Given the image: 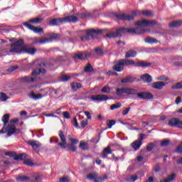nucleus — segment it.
Returning <instances> with one entry per match:
<instances>
[{
  "label": "nucleus",
  "instance_id": "obj_11",
  "mask_svg": "<svg viewBox=\"0 0 182 182\" xmlns=\"http://www.w3.org/2000/svg\"><path fill=\"white\" fill-rule=\"evenodd\" d=\"M157 22L154 20H146L142 19L141 21H137L135 25L137 26H154L156 25Z\"/></svg>",
  "mask_w": 182,
  "mask_h": 182
},
{
  "label": "nucleus",
  "instance_id": "obj_50",
  "mask_svg": "<svg viewBox=\"0 0 182 182\" xmlns=\"http://www.w3.org/2000/svg\"><path fill=\"white\" fill-rule=\"evenodd\" d=\"M58 38H59V34H58V33H53L50 36V38H47V39H49V42H50V41L52 39H58Z\"/></svg>",
  "mask_w": 182,
  "mask_h": 182
},
{
  "label": "nucleus",
  "instance_id": "obj_43",
  "mask_svg": "<svg viewBox=\"0 0 182 182\" xmlns=\"http://www.w3.org/2000/svg\"><path fill=\"white\" fill-rule=\"evenodd\" d=\"M9 97H8V95L4 92H0V100L1 102H6L7 100H9Z\"/></svg>",
  "mask_w": 182,
  "mask_h": 182
},
{
  "label": "nucleus",
  "instance_id": "obj_12",
  "mask_svg": "<svg viewBox=\"0 0 182 182\" xmlns=\"http://www.w3.org/2000/svg\"><path fill=\"white\" fill-rule=\"evenodd\" d=\"M23 26H26L28 28V29H30V31H33V32H35V33H43V28H37L35 27L28 22L23 23Z\"/></svg>",
  "mask_w": 182,
  "mask_h": 182
},
{
  "label": "nucleus",
  "instance_id": "obj_14",
  "mask_svg": "<svg viewBox=\"0 0 182 182\" xmlns=\"http://www.w3.org/2000/svg\"><path fill=\"white\" fill-rule=\"evenodd\" d=\"M9 117H11V115L6 114L1 118V122L4 123L3 130H6V132H8L9 128Z\"/></svg>",
  "mask_w": 182,
  "mask_h": 182
},
{
  "label": "nucleus",
  "instance_id": "obj_64",
  "mask_svg": "<svg viewBox=\"0 0 182 182\" xmlns=\"http://www.w3.org/2000/svg\"><path fill=\"white\" fill-rule=\"evenodd\" d=\"M173 66H181L182 68V62L181 61H176L173 63Z\"/></svg>",
  "mask_w": 182,
  "mask_h": 182
},
{
  "label": "nucleus",
  "instance_id": "obj_42",
  "mask_svg": "<svg viewBox=\"0 0 182 182\" xmlns=\"http://www.w3.org/2000/svg\"><path fill=\"white\" fill-rule=\"evenodd\" d=\"M77 16H79L81 19H85V18H87V16H90V13H78Z\"/></svg>",
  "mask_w": 182,
  "mask_h": 182
},
{
  "label": "nucleus",
  "instance_id": "obj_15",
  "mask_svg": "<svg viewBox=\"0 0 182 182\" xmlns=\"http://www.w3.org/2000/svg\"><path fill=\"white\" fill-rule=\"evenodd\" d=\"M20 82L21 83H33V82H36V77L33 76H25L20 78Z\"/></svg>",
  "mask_w": 182,
  "mask_h": 182
},
{
  "label": "nucleus",
  "instance_id": "obj_4",
  "mask_svg": "<svg viewBox=\"0 0 182 182\" xmlns=\"http://www.w3.org/2000/svg\"><path fill=\"white\" fill-rule=\"evenodd\" d=\"M139 92V90L136 88H130L127 87V95H136L139 97V99H142L143 100H149V99H153V94L149 92H141L140 93H137Z\"/></svg>",
  "mask_w": 182,
  "mask_h": 182
},
{
  "label": "nucleus",
  "instance_id": "obj_1",
  "mask_svg": "<svg viewBox=\"0 0 182 182\" xmlns=\"http://www.w3.org/2000/svg\"><path fill=\"white\" fill-rule=\"evenodd\" d=\"M149 31L141 28L136 27V28H121L117 30V31L111 32L106 34L107 38L112 39V38H119L126 33H132V35H140V33H144Z\"/></svg>",
  "mask_w": 182,
  "mask_h": 182
},
{
  "label": "nucleus",
  "instance_id": "obj_18",
  "mask_svg": "<svg viewBox=\"0 0 182 182\" xmlns=\"http://www.w3.org/2000/svg\"><path fill=\"white\" fill-rule=\"evenodd\" d=\"M168 124L172 127H178L180 125V120L178 118H172L169 120Z\"/></svg>",
  "mask_w": 182,
  "mask_h": 182
},
{
  "label": "nucleus",
  "instance_id": "obj_28",
  "mask_svg": "<svg viewBox=\"0 0 182 182\" xmlns=\"http://www.w3.org/2000/svg\"><path fill=\"white\" fill-rule=\"evenodd\" d=\"M107 154H112V149H110V146H107L104 149L102 153V159H106L107 157Z\"/></svg>",
  "mask_w": 182,
  "mask_h": 182
},
{
  "label": "nucleus",
  "instance_id": "obj_48",
  "mask_svg": "<svg viewBox=\"0 0 182 182\" xmlns=\"http://www.w3.org/2000/svg\"><path fill=\"white\" fill-rule=\"evenodd\" d=\"M142 15L144 16H153V13L150 10L142 11Z\"/></svg>",
  "mask_w": 182,
  "mask_h": 182
},
{
  "label": "nucleus",
  "instance_id": "obj_63",
  "mask_svg": "<svg viewBox=\"0 0 182 182\" xmlns=\"http://www.w3.org/2000/svg\"><path fill=\"white\" fill-rule=\"evenodd\" d=\"M23 163L26 166H33V163H32V161H31V160H26Z\"/></svg>",
  "mask_w": 182,
  "mask_h": 182
},
{
  "label": "nucleus",
  "instance_id": "obj_3",
  "mask_svg": "<svg viewBox=\"0 0 182 182\" xmlns=\"http://www.w3.org/2000/svg\"><path fill=\"white\" fill-rule=\"evenodd\" d=\"M79 21V18L75 16H66L63 18H53L50 21V25L53 26H58L59 25H63V23H76V22Z\"/></svg>",
  "mask_w": 182,
  "mask_h": 182
},
{
  "label": "nucleus",
  "instance_id": "obj_9",
  "mask_svg": "<svg viewBox=\"0 0 182 182\" xmlns=\"http://www.w3.org/2000/svg\"><path fill=\"white\" fill-rule=\"evenodd\" d=\"M143 140H144V134H139V136L137 140L134 141L132 144V149L135 150V151H137L139 149L141 146V144H143Z\"/></svg>",
  "mask_w": 182,
  "mask_h": 182
},
{
  "label": "nucleus",
  "instance_id": "obj_46",
  "mask_svg": "<svg viewBox=\"0 0 182 182\" xmlns=\"http://www.w3.org/2000/svg\"><path fill=\"white\" fill-rule=\"evenodd\" d=\"M107 124L108 126V129H112V126H114L116 124V121L114 120H107Z\"/></svg>",
  "mask_w": 182,
  "mask_h": 182
},
{
  "label": "nucleus",
  "instance_id": "obj_55",
  "mask_svg": "<svg viewBox=\"0 0 182 182\" xmlns=\"http://www.w3.org/2000/svg\"><path fill=\"white\" fill-rule=\"evenodd\" d=\"M35 63L36 65H38V66H40L41 68H42V66H46V64H45V63H42L41 60H35Z\"/></svg>",
  "mask_w": 182,
  "mask_h": 182
},
{
  "label": "nucleus",
  "instance_id": "obj_2",
  "mask_svg": "<svg viewBox=\"0 0 182 182\" xmlns=\"http://www.w3.org/2000/svg\"><path fill=\"white\" fill-rule=\"evenodd\" d=\"M58 136L60 141H59V139H55L57 146H59L61 149H68V150H70V151L73 152L76 151V146L73 145V144H68V141H66V137L65 136L63 131L60 130Z\"/></svg>",
  "mask_w": 182,
  "mask_h": 182
},
{
  "label": "nucleus",
  "instance_id": "obj_27",
  "mask_svg": "<svg viewBox=\"0 0 182 182\" xmlns=\"http://www.w3.org/2000/svg\"><path fill=\"white\" fill-rule=\"evenodd\" d=\"M30 97L31 99H33V100H39V99H42L43 97V95L42 94H35L34 92H31L30 93Z\"/></svg>",
  "mask_w": 182,
  "mask_h": 182
},
{
  "label": "nucleus",
  "instance_id": "obj_54",
  "mask_svg": "<svg viewBox=\"0 0 182 182\" xmlns=\"http://www.w3.org/2000/svg\"><path fill=\"white\" fill-rule=\"evenodd\" d=\"M168 144H170V141L169 140H164L161 143V146H162L163 147H166V146H168Z\"/></svg>",
  "mask_w": 182,
  "mask_h": 182
},
{
  "label": "nucleus",
  "instance_id": "obj_62",
  "mask_svg": "<svg viewBox=\"0 0 182 182\" xmlns=\"http://www.w3.org/2000/svg\"><path fill=\"white\" fill-rule=\"evenodd\" d=\"M176 153H182V142L176 149Z\"/></svg>",
  "mask_w": 182,
  "mask_h": 182
},
{
  "label": "nucleus",
  "instance_id": "obj_59",
  "mask_svg": "<svg viewBox=\"0 0 182 182\" xmlns=\"http://www.w3.org/2000/svg\"><path fill=\"white\" fill-rule=\"evenodd\" d=\"M87 124H88L87 120L81 121V123H80L81 127H82V129H85V127L87 126Z\"/></svg>",
  "mask_w": 182,
  "mask_h": 182
},
{
  "label": "nucleus",
  "instance_id": "obj_38",
  "mask_svg": "<svg viewBox=\"0 0 182 182\" xmlns=\"http://www.w3.org/2000/svg\"><path fill=\"white\" fill-rule=\"evenodd\" d=\"M94 71H95V69H93V67H92V65H90V63H88L84 69V72H86L87 73H90Z\"/></svg>",
  "mask_w": 182,
  "mask_h": 182
},
{
  "label": "nucleus",
  "instance_id": "obj_57",
  "mask_svg": "<svg viewBox=\"0 0 182 182\" xmlns=\"http://www.w3.org/2000/svg\"><path fill=\"white\" fill-rule=\"evenodd\" d=\"M70 181V178L68 177H63L60 178V182H69Z\"/></svg>",
  "mask_w": 182,
  "mask_h": 182
},
{
  "label": "nucleus",
  "instance_id": "obj_47",
  "mask_svg": "<svg viewBox=\"0 0 182 182\" xmlns=\"http://www.w3.org/2000/svg\"><path fill=\"white\" fill-rule=\"evenodd\" d=\"M122 107V103L117 102V104H114L111 106V110H114V109H120Z\"/></svg>",
  "mask_w": 182,
  "mask_h": 182
},
{
  "label": "nucleus",
  "instance_id": "obj_23",
  "mask_svg": "<svg viewBox=\"0 0 182 182\" xmlns=\"http://www.w3.org/2000/svg\"><path fill=\"white\" fill-rule=\"evenodd\" d=\"M31 41L33 42V45H38V43H46L49 42L50 40L48 38L39 40V38H32Z\"/></svg>",
  "mask_w": 182,
  "mask_h": 182
},
{
  "label": "nucleus",
  "instance_id": "obj_44",
  "mask_svg": "<svg viewBox=\"0 0 182 182\" xmlns=\"http://www.w3.org/2000/svg\"><path fill=\"white\" fill-rule=\"evenodd\" d=\"M171 88L173 90H177L178 89H182V81L181 82H178L176 85H173Z\"/></svg>",
  "mask_w": 182,
  "mask_h": 182
},
{
  "label": "nucleus",
  "instance_id": "obj_61",
  "mask_svg": "<svg viewBox=\"0 0 182 182\" xmlns=\"http://www.w3.org/2000/svg\"><path fill=\"white\" fill-rule=\"evenodd\" d=\"M129 112H130V107H127L125 109L122 111V114L124 116H126V114H129Z\"/></svg>",
  "mask_w": 182,
  "mask_h": 182
},
{
  "label": "nucleus",
  "instance_id": "obj_21",
  "mask_svg": "<svg viewBox=\"0 0 182 182\" xmlns=\"http://www.w3.org/2000/svg\"><path fill=\"white\" fill-rule=\"evenodd\" d=\"M141 79L145 83H151V82L153 81V78L151 77V75L147 73L141 75Z\"/></svg>",
  "mask_w": 182,
  "mask_h": 182
},
{
  "label": "nucleus",
  "instance_id": "obj_32",
  "mask_svg": "<svg viewBox=\"0 0 182 182\" xmlns=\"http://www.w3.org/2000/svg\"><path fill=\"white\" fill-rule=\"evenodd\" d=\"M146 43H159V41L154 38L147 37L144 39Z\"/></svg>",
  "mask_w": 182,
  "mask_h": 182
},
{
  "label": "nucleus",
  "instance_id": "obj_35",
  "mask_svg": "<svg viewBox=\"0 0 182 182\" xmlns=\"http://www.w3.org/2000/svg\"><path fill=\"white\" fill-rule=\"evenodd\" d=\"M73 90H77V89H82V84L79 82H73L71 84Z\"/></svg>",
  "mask_w": 182,
  "mask_h": 182
},
{
  "label": "nucleus",
  "instance_id": "obj_31",
  "mask_svg": "<svg viewBox=\"0 0 182 182\" xmlns=\"http://www.w3.org/2000/svg\"><path fill=\"white\" fill-rule=\"evenodd\" d=\"M138 177L137 175H128L126 177V181L128 182H134L136 180H137Z\"/></svg>",
  "mask_w": 182,
  "mask_h": 182
},
{
  "label": "nucleus",
  "instance_id": "obj_39",
  "mask_svg": "<svg viewBox=\"0 0 182 182\" xmlns=\"http://www.w3.org/2000/svg\"><path fill=\"white\" fill-rule=\"evenodd\" d=\"M16 180L17 181L23 182V181H29L30 178L26 176H22L17 177Z\"/></svg>",
  "mask_w": 182,
  "mask_h": 182
},
{
  "label": "nucleus",
  "instance_id": "obj_45",
  "mask_svg": "<svg viewBox=\"0 0 182 182\" xmlns=\"http://www.w3.org/2000/svg\"><path fill=\"white\" fill-rule=\"evenodd\" d=\"M70 77H71L70 75H62L60 79L61 82H68V80H70Z\"/></svg>",
  "mask_w": 182,
  "mask_h": 182
},
{
  "label": "nucleus",
  "instance_id": "obj_52",
  "mask_svg": "<svg viewBox=\"0 0 182 182\" xmlns=\"http://www.w3.org/2000/svg\"><path fill=\"white\" fill-rule=\"evenodd\" d=\"M102 93H110V87H104L102 90Z\"/></svg>",
  "mask_w": 182,
  "mask_h": 182
},
{
  "label": "nucleus",
  "instance_id": "obj_16",
  "mask_svg": "<svg viewBox=\"0 0 182 182\" xmlns=\"http://www.w3.org/2000/svg\"><path fill=\"white\" fill-rule=\"evenodd\" d=\"M92 100H97V102H105V100H109V97L105 95H97L91 97Z\"/></svg>",
  "mask_w": 182,
  "mask_h": 182
},
{
  "label": "nucleus",
  "instance_id": "obj_25",
  "mask_svg": "<svg viewBox=\"0 0 182 182\" xmlns=\"http://www.w3.org/2000/svg\"><path fill=\"white\" fill-rule=\"evenodd\" d=\"M136 80V78H134L132 76H127L124 78H122L121 80V83H133Z\"/></svg>",
  "mask_w": 182,
  "mask_h": 182
},
{
  "label": "nucleus",
  "instance_id": "obj_6",
  "mask_svg": "<svg viewBox=\"0 0 182 182\" xmlns=\"http://www.w3.org/2000/svg\"><path fill=\"white\" fill-rule=\"evenodd\" d=\"M140 14L141 13L139 11H132V14H129L115 13L114 16L119 21H133L134 16H137L138 15H140Z\"/></svg>",
  "mask_w": 182,
  "mask_h": 182
},
{
  "label": "nucleus",
  "instance_id": "obj_33",
  "mask_svg": "<svg viewBox=\"0 0 182 182\" xmlns=\"http://www.w3.org/2000/svg\"><path fill=\"white\" fill-rule=\"evenodd\" d=\"M127 87H122V88H117V96H122L123 93H125L127 95Z\"/></svg>",
  "mask_w": 182,
  "mask_h": 182
},
{
  "label": "nucleus",
  "instance_id": "obj_49",
  "mask_svg": "<svg viewBox=\"0 0 182 182\" xmlns=\"http://www.w3.org/2000/svg\"><path fill=\"white\" fill-rule=\"evenodd\" d=\"M69 140L71 142V144H77V143H79V139H75V138H71L70 136H69Z\"/></svg>",
  "mask_w": 182,
  "mask_h": 182
},
{
  "label": "nucleus",
  "instance_id": "obj_51",
  "mask_svg": "<svg viewBox=\"0 0 182 182\" xmlns=\"http://www.w3.org/2000/svg\"><path fill=\"white\" fill-rule=\"evenodd\" d=\"M18 65L11 66L6 70V72H9L11 73L14 72V70H16V69H18Z\"/></svg>",
  "mask_w": 182,
  "mask_h": 182
},
{
  "label": "nucleus",
  "instance_id": "obj_10",
  "mask_svg": "<svg viewBox=\"0 0 182 182\" xmlns=\"http://www.w3.org/2000/svg\"><path fill=\"white\" fill-rule=\"evenodd\" d=\"M90 56H93V51H85L83 53H79L75 54L73 58L74 59H80V60H85L87 58H90Z\"/></svg>",
  "mask_w": 182,
  "mask_h": 182
},
{
  "label": "nucleus",
  "instance_id": "obj_24",
  "mask_svg": "<svg viewBox=\"0 0 182 182\" xmlns=\"http://www.w3.org/2000/svg\"><path fill=\"white\" fill-rule=\"evenodd\" d=\"M137 56V51L130 50L125 53V58L129 59V58H136Z\"/></svg>",
  "mask_w": 182,
  "mask_h": 182
},
{
  "label": "nucleus",
  "instance_id": "obj_7",
  "mask_svg": "<svg viewBox=\"0 0 182 182\" xmlns=\"http://www.w3.org/2000/svg\"><path fill=\"white\" fill-rule=\"evenodd\" d=\"M18 122H19L18 119L10 120L9 122L10 124H9V129L7 131L8 137H11V136H12L13 134H18L21 133V129H16V126H15V124H14V123H18Z\"/></svg>",
  "mask_w": 182,
  "mask_h": 182
},
{
  "label": "nucleus",
  "instance_id": "obj_20",
  "mask_svg": "<svg viewBox=\"0 0 182 182\" xmlns=\"http://www.w3.org/2000/svg\"><path fill=\"white\" fill-rule=\"evenodd\" d=\"M164 86H166V83L161 81L156 82L152 84V87L154 89H157L158 90H161Z\"/></svg>",
  "mask_w": 182,
  "mask_h": 182
},
{
  "label": "nucleus",
  "instance_id": "obj_8",
  "mask_svg": "<svg viewBox=\"0 0 182 182\" xmlns=\"http://www.w3.org/2000/svg\"><path fill=\"white\" fill-rule=\"evenodd\" d=\"M25 41L23 39H20L11 45V49L9 50L10 53H21V49L23 46Z\"/></svg>",
  "mask_w": 182,
  "mask_h": 182
},
{
  "label": "nucleus",
  "instance_id": "obj_56",
  "mask_svg": "<svg viewBox=\"0 0 182 182\" xmlns=\"http://www.w3.org/2000/svg\"><path fill=\"white\" fill-rule=\"evenodd\" d=\"M73 126H75V127H76V128L79 127V123H77V119H76V117H74V118H73Z\"/></svg>",
  "mask_w": 182,
  "mask_h": 182
},
{
  "label": "nucleus",
  "instance_id": "obj_37",
  "mask_svg": "<svg viewBox=\"0 0 182 182\" xmlns=\"http://www.w3.org/2000/svg\"><path fill=\"white\" fill-rule=\"evenodd\" d=\"M26 159V154H21L18 156H14V160L19 161V160H25Z\"/></svg>",
  "mask_w": 182,
  "mask_h": 182
},
{
  "label": "nucleus",
  "instance_id": "obj_53",
  "mask_svg": "<svg viewBox=\"0 0 182 182\" xmlns=\"http://www.w3.org/2000/svg\"><path fill=\"white\" fill-rule=\"evenodd\" d=\"M154 148V144L150 143V144H149V145L146 146V151H151Z\"/></svg>",
  "mask_w": 182,
  "mask_h": 182
},
{
  "label": "nucleus",
  "instance_id": "obj_34",
  "mask_svg": "<svg viewBox=\"0 0 182 182\" xmlns=\"http://www.w3.org/2000/svg\"><path fill=\"white\" fill-rule=\"evenodd\" d=\"M79 147L82 150H89V144L83 141H81L80 143Z\"/></svg>",
  "mask_w": 182,
  "mask_h": 182
},
{
  "label": "nucleus",
  "instance_id": "obj_36",
  "mask_svg": "<svg viewBox=\"0 0 182 182\" xmlns=\"http://www.w3.org/2000/svg\"><path fill=\"white\" fill-rule=\"evenodd\" d=\"M28 144L32 146V147H38V149H41V146H42V144L40 142H38V144H36V141H28Z\"/></svg>",
  "mask_w": 182,
  "mask_h": 182
},
{
  "label": "nucleus",
  "instance_id": "obj_5",
  "mask_svg": "<svg viewBox=\"0 0 182 182\" xmlns=\"http://www.w3.org/2000/svg\"><path fill=\"white\" fill-rule=\"evenodd\" d=\"M86 36H81L80 39L82 42H86V41H90L91 39H96L97 38L98 35H100L102 33V30H96L94 28L92 29H87L85 31Z\"/></svg>",
  "mask_w": 182,
  "mask_h": 182
},
{
  "label": "nucleus",
  "instance_id": "obj_19",
  "mask_svg": "<svg viewBox=\"0 0 182 182\" xmlns=\"http://www.w3.org/2000/svg\"><path fill=\"white\" fill-rule=\"evenodd\" d=\"M151 63L147 62V61H139L136 62L135 67L136 68H149V66H151Z\"/></svg>",
  "mask_w": 182,
  "mask_h": 182
},
{
  "label": "nucleus",
  "instance_id": "obj_22",
  "mask_svg": "<svg viewBox=\"0 0 182 182\" xmlns=\"http://www.w3.org/2000/svg\"><path fill=\"white\" fill-rule=\"evenodd\" d=\"M124 66H136V62L133 60L121 59Z\"/></svg>",
  "mask_w": 182,
  "mask_h": 182
},
{
  "label": "nucleus",
  "instance_id": "obj_40",
  "mask_svg": "<svg viewBox=\"0 0 182 182\" xmlns=\"http://www.w3.org/2000/svg\"><path fill=\"white\" fill-rule=\"evenodd\" d=\"M96 177H98L97 173L96 172L91 173L87 176L88 180H95Z\"/></svg>",
  "mask_w": 182,
  "mask_h": 182
},
{
  "label": "nucleus",
  "instance_id": "obj_26",
  "mask_svg": "<svg viewBox=\"0 0 182 182\" xmlns=\"http://www.w3.org/2000/svg\"><path fill=\"white\" fill-rule=\"evenodd\" d=\"M41 73H43V75H45L46 73V70L45 68H36L31 73L32 76L34 75H41Z\"/></svg>",
  "mask_w": 182,
  "mask_h": 182
},
{
  "label": "nucleus",
  "instance_id": "obj_13",
  "mask_svg": "<svg viewBox=\"0 0 182 182\" xmlns=\"http://www.w3.org/2000/svg\"><path fill=\"white\" fill-rule=\"evenodd\" d=\"M114 63V65L112 66L113 70L115 72H123V70H124V65H123L122 59L115 61Z\"/></svg>",
  "mask_w": 182,
  "mask_h": 182
},
{
  "label": "nucleus",
  "instance_id": "obj_60",
  "mask_svg": "<svg viewBox=\"0 0 182 182\" xmlns=\"http://www.w3.org/2000/svg\"><path fill=\"white\" fill-rule=\"evenodd\" d=\"M5 156H8L9 157H16V156H15V152H6L5 153Z\"/></svg>",
  "mask_w": 182,
  "mask_h": 182
},
{
  "label": "nucleus",
  "instance_id": "obj_41",
  "mask_svg": "<svg viewBox=\"0 0 182 182\" xmlns=\"http://www.w3.org/2000/svg\"><path fill=\"white\" fill-rule=\"evenodd\" d=\"M95 52L97 56H103L105 55V52L100 48H95Z\"/></svg>",
  "mask_w": 182,
  "mask_h": 182
},
{
  "label": "nucleus",
  "instance_id": "obj_17",
  "mask_svg": "<svg viewBox=\"0 0 182 182\" xmlns=\"http://www.w3.org/2000/svg\"><path fill=\"white\" fill-rule=\"evenodd\" d=\"M23 52L28 53V55H35L36 53V48L32 47L24 46L22 48Z\"/></svg>",
  "mask_w": 182,
  "mask_h": 182
},
{
  "label": "nucleus",
  "instance_id": "obj_30",
  "mask_svg": "<svg viewBox=\"0 0 182 182\" xmlns=\"http://www.w3.org/2000/svg\"><path fill=\"white\" fill-rule=\"evenodd\" d=\"M176 173H172L171 175H168V177L162 181L161 182H171L174 181V179L176 178Z\"/></svg>",
  "mask_w": 182,
  "mask_h": 182
},
{
  "label": "nucleus",
  "instance_id": "obj_58",
  "mask_svg": "<svg viewBox=\"0 0 182 182\" xmlns=\"http://www.w3.org/2000/svg\"><path fill=\"white\" fill-rule=\"evenodd\" d=\"M63 115L65 119H70V114L68 112H63Z\"/></svg>",
  "mask_w": 182,
  "mask_h": 182
},
{
  "label": "nucleus",
  "instance_id": "obj_29",
  "mask_svg": "<svg viewBox=\"0 0 182 182\" xmlns=\"http://www.w3.org/2000/svg\"><path fill=\"white\" fill-rule=\"evenodd\" d=\"M181 25H182L181 20L174 21L169 24V28H178V26H181Z\"/></svg>",
  "mask_w": 182,
  "mask_h": 182
}]
</instances>
